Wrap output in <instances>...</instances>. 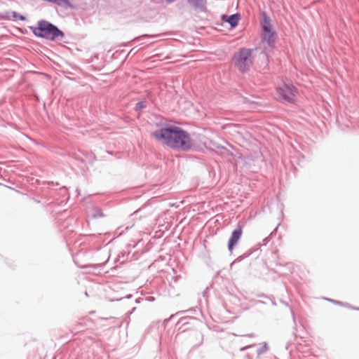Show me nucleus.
<instances>
[{
	"instance_id": "nucleus-22",
	"label": "nucleus",
	"mask_w": 359,
	"mask_h": 359,
	"mask_svg": "<svg viewBox=\"0 0 359 359\" xmlns=\"http://www.w3.org/2000/svg\"><path fill=\"white\" fill-rule=\"evenodd\" d=\"M73 158H74L76 161H79V162H80V163H86V160H85L84 158H83L82 157H81V156H79V154H74L73 155Z\"/></svg>"
},
{
	"instance_id": "nucleus-17",
	"label": "nucleus",
	"mask_w": 359,
	"mask_h": 359,
	"mask_svg": "<svg viewBox=\"0 0 359 359\" xmlns=\"http://www.w3.org/2000/svg\"><path fill=\"white\" fill-rule=\"evenodd\" d=\"M104 216L102 210L100 208H96L94 210V212L93 214V217L94 218H101Z\"/></svg>"
},
{
	"instance_id": "nucleus-14",
	"label": "nucleus",
	"mask_w": 359,
	"mask_h": 359,
	"mask_svg": "<svg viewBox=\"0 0 359 359\" xmlns=\"http://www.w3.org/2000/svg\"><path fill=\"white\" fill-rule=\"evenodd\" d=\"M258 250V248H255V249H253V248H251L250 250H248V251H246L245 253H243V255L238 256L234 261L233 263H236V262H241L242 260H243L244 259L248 257L249 256H250L254 252L257 251Z\"/></svg>"
},
{
	"instance_id": "nucleus-13",
	"label": "nucleus",
	"mask_w": 359,
	"mask_h": 359,
	"mask_svg": "<svg viewBox=\"0 0 359 359\" xmlns=\"http://www.w3.org/2000/svg\"><path fill=\"white\" fill-rule=\"evenodd\" d=\"M269 349V347L268 346V344L266 342H263L262 344V346L257 348L256 353L257 357L256 359H260V356L265 353Z\"/></svg>"
},
{
	"instance_id": "nucleus-33",
	"label": "nucleus",
	"mask_w": 359,
	"mask_h": 359,
	"mask_svg": "<svg viewBox=\"0 0 359 359\" xmlns=\"http://www.w3.org/2000/svg\"><path fill=\"white\" fill-rule=\"evenodd\" d=\"M20 32H21L22 34H25V33H27V30H26V29H20Z\"/></svg>"
},
{
	"instance_id": "nucleus-21",
	"label": "nucleus",
	"mask_w": 359,
	"mask_h": 359,
	"mask_svg": "<svg viewBox=\"0 0 359 359\" xmlns=\"http://www.w3.org/2000/svg\"><path fill=\"white\" fill-rule=\"evenodd\" d=\"M157 37V35H152V34H142L141 35L140 37L137 38V40L140 41V39H146V38H149V39H155Z\"/></svg>"
},
{
	"instance_id": "nucleus-1",
	"label": "nucleus",
	"mask_w": 359,
	"mask_h": 359,
	"mask_svg": "<svg viewBox=\"0 0 359 359\" xmlns=\"http://www.w3.org/2000/svg\"><path fill=\"white\" fill-rule=\"evenodd\" d=\"M155 125L157 128L151 133V135L158 142L175 151L187 152L194 150L193 140L187 130L167 122L159 121Z\"/></svg>"
},
{
	"instance_id": "nucleus-25",
	"label": "nucleus",
	"mask_w": 359,
	"mask_h": 359,
	"mask_svg": "<svg viewBox=\"0 0 359 359\" xmlns=\"http://www.w3.org/2000/svg\"><path fill=\"white\" fill-rule=\"evenodd\" d=\"M290 311H291V314H292V320H293L294 326L296 327L297 326V323H296V318H295L294 313V311H292V309H290Z\"/></svg>"
},
{
	"instance_id": "nucleus-32",
	"label": "nucleus",
	"mask_w": 359,
	"mask_h": 359,
	"mask_svg": "<svg viewBox=\"0 0 359 359\" xmlns=\"http://www.w3.org/2000/svg\"><path fill=\"white\" fill-rule=\"evenodd\" d=\"M154 299V298L153 297H148L145 299V300L149 301V302L153 301Z\"/></svg>"
},
{
	"instance_id": "nucleus-27",
	"label": "nucleus",
	"mask_w": 359,
	"mask_h": 359,
	"mask_svg": "<svg viewBox=\"0 0 359 359\" xmlns=\"http://www.w3.org/2000/svg\"><path fill=\"white\" fill-rule=\"evenodd\" d=\"M244 358L245 359H253L252 356L249 353H247L246 355H245Z\"/></svg>"
},
{
	"instance_id": "nucleus-9",
	"label": "nucleus",
	"mask_w": 359,
	"mask_h": 359,
	"mask_svg": "<svg viewBox=\"0 0 359 359\" xmlns=\"http://www.w3.org/2000/svg\"><path fill=\"white\" fill-rule=\"evenodd\" d=\"M261 20L260 27L262 30L273 29V25L269 15L266 11H262L260 13Z\"/></svg>"
},
{
	"instance_id": "nucleus-19",
	"label": "nucleus",
	"mask_w": 359,
	"mask_h": 359,
	"mask_svg": "<svg viewBox=\"0 0 359 359\" xmlns=\"http://www.w3.org/2000/svg\"><path fill=\"white\" fill-rule=\"evenodd\" d=\"M194 333H195V336L197 338H199V342L198 344H196V346H199L200 345H201L203 344V335L201 332H195Z\"/></svg>"
},
{
	"instance_id": "nucleus-20",
	"label": "nucleus",
	"mask_w": 359,
	"mask_h": 359,
	"mask_svg": "<svg viewBox=\"0 0 359 359\" xmlns=\"http://www.w3.org/2000/svg\"><path fill=\"white\" fill-rule=\"evenodd\" d=\"M332 302L334 303V304L340 305V306H345V307L350 308L351 309H352L351 307H353L348 303H344V302H340V301H338V300H332Z\"/></svg>"
},
{
	"instance_id": "nucleus-8",
	"label": "nucleus",
	"mask_w": 359,
	"mask_h": 359,
	"mask_svg": "<svg viewBox=\"0 0 359 359\" xmlns=\"http://www.w3.org/2000/svg\"><path fill=\"white\" fill-rule=\"evenodd\" d=\"M221 20L223 22H226L230 25L231 29L236 27L239 23L241 20V15L238 13L231 14V15H226L222 14L221 15Z\"/></svg>"
},
{
	"instance_id": "nucleus-7",
	"label": "nucleus",
	"mask_w": 359,
	"mask_h": 359,
	"mask_svg": "<svg viewBox=\"0 0 359 359\" xmlns=\"http://www.w3.org/2000/svg\"><path fill=\"white\" fill-rule=\"evenodd\" d=\"M198 318L195 316H191L189 315H186L184 316H181L176 326L178 327L179 330H182V332H184L187 330H189L190 327L188 326L190 324H192L194 322H197Z\"/></svg>"
},
{
	"instance_id": "nucleus-16",
	"label": "nucleus",
	"mask_w": 359,
	"mask_h": 359,
	"mask_svg": "<svg viewBox=\"0 0 359 359\" xmlns=\"http://www.w3.org/2000/svg\"><path fill=\"white\" fill-rule=\"evenodd\" d=\"M147 106V101H139L135 104V107H133V109L135 111L138 112L139 115L140 116L142 114V110L145 109Z\"/></svg>"
},
{
	"instance_id": "nucleus-41",
	"label": "nucleus",
	"mask_w": 359,
	"mask_h": 359,
	"mask_svg": "<svg viewBox=\"0 0 359 359\" xmlns=\"http://www.w3.org/2000/svg\"><path fill=\"white\" fill-rule=\"evenodd\" d=\"M85 295H86V296H88V293H87V292H85Z\"/></svg>"
},
{
	"instance_id": "nucleus-15",
	"label": "nucleus",
	"mask_w": 359,
	"mask_h": 359,
	"mask_svg": "<svg viewBox=\"0 0 359 359\" xmlns=\"http://www.w3.org/2000/svg\"><path fill=\"white\" fill-rule=\"evenodd\" d=\"M81 153L85 156L86 161H88L90 165H93L96 161V156L92 151H82Z\"/></svg>"
},
{
	"instance_id": "nucleus-3",
	"label": "nucleus",
	"mask_w": 359,
	"mask_h": 359,
	"mask_svg": "<svg viewBox=\"0 0 359 359\" xmlns=\"http://www.w3.org/2000/svg\"><path fill=\"white\" fill-rule=\"evenodd\" d=\"M253 51L252 48L241 47L233 53L232 60L240 73L246 74L250 72L253 65Z\"/></svg>"
},
{
	"instance_id": "nucleus-37",
	"label": "nucleus",
	"mask_w": 359,
	"mask_h": 359,
	"mask_svg": "<svg viewBox=\"0 0 359 359\" xmlns=\"http://www.w3.org/2000/svg\"><path fill=\"white\" fill-rule=\"evenodd\" d=\"M271 303L273 306H276V302L275 301H271Z\"/></svg>"
},
{
	"instance_id": "nucleus-11",
	"label": "nucleus",
	"mask_w": 359,
	"mask_h": 359,
	"mask_svg": "<svg viewBox=\"0 0 359 359\" xmlns=\"http://www.w3.org/2000/svg\"><path fill=\"white\" fill-rule=\"evenodd\" d=\"M207 0H189V4L195 10L200 12L207 11Z\"/></svg>"
},
{
	"instance_id": "nucleus-38",
	"label": "nucleus",
	"mask_w": 359,
	"mask_h": 359,
	"mask_svg": "<svg viewBox=\"0 0 359 359\" xmlns=\"http://www.w3.org/2000/svg\"><path fill=\"white\" fill-rule=\"evenodd\" d=\"M325 299H326V300H327L329 302H332V299H329V298H325Z\"/></svg>"
},
{
	"instance_id": "nucleus-2",
	"label": "nucleus",
	"mask_w": 359,
	"mask_h": 359,
	"mask_svg": "<svg viewBox=\"0 0 359 359\" xmlns=\"http://www.w3.org/2000/svg\"><path fill=\"white\" fill-rule=\"evenodd\" d=\"M34 36L50 41H62L65 37V32L51 22L41 19L35 26H29Z\"/></svg>"
},
{
	"instance_id": "nucleus-6",
	"label": "nucleus",
	"mask_w": 359,
	"mask_h": 359,
	"mask_svg": "<svg viewBox=\"0 0 359 359\" xmlns=\"http://www.w3.org/2000/svg\"><path fill=\"white\" fill-rule=\"evenodd\" d=\"M277 38L278 34L274 29L262 30V39L267 43L270 48L273 49L276 48Z\"/></svg>"
},
{
	"instance_id": "nucleus-23",
	"label": "nucleus",
	"mask_w": 359,
	"mask_h": 359,
	"mask_svg": "<svg viewBox=\"0 0 359 359\" xmlns=\"http://www.w3.org/2000/svg\"><path fill=\"white\" fill-rule=\"evenodd\" d=\"M277 228L271 233L270 236L266 237L264 240H263V244L262 245H266V244L269 242V241L271 240V236L272 235L275 233V231H276Z\"/></svg>"
},
{
	"instance_id": "nucleus-31",
	"label": "nucleus",
	"mask_w": 359,
	"mask_h": 359,
	"mask_svg": "<svg viewBox=\"0 0 359 359\" xmlns=\"http://www.w3.org/2000/svg\"><path fill=\"white\" fill-rule=\"evenodd\" d=\"M132 297H133V295H132V294H128V295H126L125 297H123V298H121L119 300H122V299H130V298H131Z\"/></svg>"
},
{
	"instance_id": "nucleus-10",
	"label": "nucleus",
	"mask_w": 359,
	"mask_h": 359,
	"mask_svg": "<svg viewBox=\"0 0 359 359\" xmlns=\"http://www.w3.org/2000/svg\"><path fill=\"white\" fill-rule=\"evenodd\" d=\"M184 313H186L187 315L193 316L194 315L197 316L198 314H201V311L197 307L191 308V309H187V310L180 311L177 312L176 313L171 315L168 318H166L164 320V323H167L168 321L171 320L175 316H180V315L184 314Z\"/></svg>"
},
{
	"instance_id": "nucleus-26",
	"label": "nucleus",
	"mask_w": 359,
	"mask_h": 359,
	"mask_svg": "<svg viewBox=\"0 0 359 359\" xmlns=\"http://www.w3.org/2000/svg\"><path fill=\"white\" fill-rule=\"evenodd\" d=\"M60 190L62 192V194L64 195L67 191V189L66 188V187H62Z\"/></svg>"
},
{
	"instance_id": "nucleus-24",
	"label": "nucleus",
	"mask_w": 359,
	"mask_h": 359,
	"mask_svg": "<svg viewBox=\"0 0 359 359\" xmlns=\"http://www.w3.org/2000/svg\"><path fill=\"white\" fill-rule=\"evenodd\" d=\"M255 345H256L255 344L247 345V346L241 347L239 350H240V351H245L247 349H250V348H253L254 346H255Z\"/></svg>"
},
{
	"instance_id": "nucleus-36",
	"label": "nucleus",
	"mask_w": 359,
	"mask_h": 359,
	"mask_svg": "<svg viewBox=\"0 0 359 359\" xmlns=\"http://www.w3.org/2000/svg\"><path fill=\"white\" fill-rule=\"evenodd\" d=\"M353 310L359 311V307H351Z\"/></svg>"
},
{
	"instance_id": "nucleus-34",
	"label": "nucleus",
	"mask_w": 359,
	"mask_h": 359,
	"mask_svg": "<svg viewBox=\"0 0 359 359\" xmlns=\"http://www.w3.org/2000/svg\"><path fill=\"white\" fill-rule=\"evenodd\" d=\"M245 337H254V334H246L245 335Z\"/></svg>"
},
{
	"instance_id": "nucleus-12",
	"label": "nucleus",
	"mask_w": 359,
	"mask_h": 359,
	"mask_svg": "<svg viewBox=\"0 0 359 359\" xmlns=\"http://www.w3.org/2000/svg\"><path fill=\"white\" fill-rule=\"evenodd\" d=\"M260 56H262L264 59V61L262 62V69H269V53H266V51L264 49L260 53Z\"/></svg>"
},
{
	"instance_id": "nucleus-35",
	"label": "nucleus",
	"mask_w": 359,
	"mask_h": 359,
	"mask_svg": "<svg viewBox=\"0 0 359 359\" xmlns=\"http://www.w3.org/2000/svg\"><path fill=\"white\" fill-rule=\"evenodd\" d=\"M280 302H281V303H283L285 306H288V303L287 302H285V301H283V300H281Z\"/></svg>"
},
{
	"instance_id": "nucleus-30",
	"label": "nucleus",
	"mask_w": 359,
	"mask_h": 359,
	"mask_svg": "<svg viewBox=\"0 0 359 359\" xmlns=\"http://www.w3.org/2000/svg\"><path fill=\"white\" fill-rule=\"evenodd\" d=\"M0 18L1 19H9V16L8 15L4 16L3 14H1V13H0Z\"/></svg>"
},
{
	"instance_id": "nucleus-5",
	"label": "nucleus",
	"mask_w": 359,
	"mask_h": 359,
	"mask_svg": "<svg viewBox=\"0 0 359 359\" xmlns=\"http://www.w3.org/2000/svg\"><path fill=\"white\" fill-rule=\"evenodd\" d=\"M243 227L244 224L239 222L236 229L232 231L227 244V248L230 252H232L240 241L243 235Z\"/></svg>"
},
{
	"instance_id": "nucleus-4",
	"label": "nucleus",
	"mask_w": 359,
	"mask_h": 359,
	"mask_svg": "<svg viewBox=\"0 0 359 359\" xmlns=\"http://www.w3.org/2000/svg\"><path fill=\"white\" fill-rule=\"evenodd\" d=\"M278 100L284 104H292L296 102L298 89L292 83L283 82L276 88Z\"/></svg>"
},
{
	"instance_id": "nucleus-18",
	"label": "nucleus",
	"mask_w": 359,
	"mask_h": 359,
	"mask_svg": "<svg viewBox=\"0 0 359 359\" xmlns=\"http://www.w3.org/2000/svg\"><path fill=\"white\" fill-rule=\"evenodd\" d=\"M11 14H12V17L15 19H18L21 21H25L27 20V18L25 15L20 14L16 11H12Z\"/></svg>"
},
{
	"instance_id": "nucleus-40",
	"label": "nucleus",
	"mask_w": 359,
	"mask_h": 359,
	"mask_svg": "<svg viewBox=\"0 0 359 359\" xmlns=\"http://www.w3.org/2000/svg\"><path fill=\"white\" fill-rule=\"evenodd\" d=\"M86 267H88V266H81V268H86Z\"/></svg>"
},
{
	"instance_id": "nucleus-29",
	"label": "nucleus",
	"mask_w": 359,
	"mask_h": 359,
	"mask_svg": "<svg viewBox=\"0 0 359 359\" xmlns=\"http://www.w3.org/2000/svg\"><path fill=\"white\" fill-rule=\"evenodd\" d=\"M142 300H143V299L139 297V298H137L135 302L136 304H140Z\"/></svg>"
},
{
	"instance_id": "nucleus-28",
	"label": "nucleus",
	"mask_w": 359,
	"mask_h": 359,
	"mask_svg": "<svg viewBox=\"0 0 359 359\" xmlns=\"http://www.w3.org/2000/svg\"><path fill=\"white\" fill-rule=\"evenodd\" d=\"M47 184H48V185H55H55H57V186H58V185H59V183H58V182H55V183H54L53 182H47Z\"/></svg>"
},
{
	"instance_id": "nucleus-39",
	"label": "nucleus",
	"mask_w": 359,
	"mask_h": 359,
	"mask_svg": "<svg viewBox=\"0 0 359 359\" xmlns=\"http://www.w3.org/2000/svg\"><path fill=\"white\" fill-rule=\"evenodd\" d=\"M259 297H266L264 294H262V295H259Z\"/></svg>"
}]
</instances>
